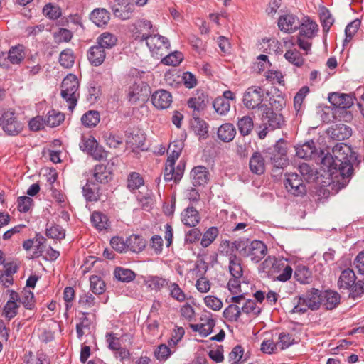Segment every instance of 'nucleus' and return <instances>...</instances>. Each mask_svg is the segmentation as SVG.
<instances>
[{"mask_svg":"<svg viewBox=\"0 0 364 364\" xmlns=\"http://www.w3.org/2000/svg\"><path fill=\"white\" fill-rule=\"evenodd\" d=\"M328 134L331 138L336 141H343L348 139L352 134V129L350 127L343 124H337L332 126Z\"/></svg>","mask_w":364,"mask_h":364,"instance_id":"6ab92c4d","label":"nucleus"},{"mask_svg":"<svg viewBox=\"0 0 364 364\" xmlns=\"http://www.w3.org/2000/svg\"><path fill=\"white\" fill-rule=\"evenodd\" d=\"M299 171L305 181H309L314 178L315 171L306 163H302L300 164L299 166Z\"/></svg>","mask_w":364,"mask_h":364,"instance_id":"69168bd1","label":"nucleus"},{"mask_svg":"<svg viewBox=\"0 0 364 364\" xmlns=\"http://www.w3.org/2000/svg\"><path fill=\"white\" fill-rule=\"evenodd\" d=\"M79 82L75 75L69 74L63 80L61 84V97L68 103V109L73 110L77 105V91Z\"/></svg>","mask_w":364,"mask_h":364,"instance_id":"0eeeda50","label":"nucleus"},{"mask_svg":"<svg viewBox=\"0 0 364 364\" xmlns=\"http://www.w3.org/2000/svg\"><path fill=\"white\" fill-rule=\"evenodd\" d=\"M117 42V38L115 35L109 32L102 33L97 39V43L104 50L111 49Z\"/></svg>","mask_w":364,"mask_h":364,"instance_id":"e433bc0d","label":"nucleus"},{"mask_svg":"<svg viewBox=\"0 0 364 364\" xmlns=\"http://www.w3.org/2000/svg\"><path fill=\"white\" fill-rule=\"evenodd\" d=\"M92 225L98 230H107L109 228V222L107 216L100 212L92 213L90 218Z\"/></svg>","mask_w":364,"mask_h":364,"instance_id":"72a5a7b5","label":"nucleus"},{"mask_svg":"<svg viewBox=\"0 0 364 364\" xmlns=\"http://www.w3.org/2000/svg\"><path fill=\"white\" fill-rule=\"evenodd\" d=\"M275 265V257L268 256L259 266V272L267 274L268 276L272 274V268Z\"/></svg>","mask_w":364,"mask_h":364,"instance_id":"680f3d73","label":"nucleus"},{"mask_svg":"<svg viewBox=\"0 0 364 364\" xmlns=\"http://www.w3.org/2000/svg\"><path fill=\"white\" fill-rule=\"evenodd\" d=\"M261 122L262 130L258 133L259 138L263 139L266 137L269 131L281 129L285 123L282 114L276 112L267 105H264L261 110Z\"/></svg>","mask_w":364,"mask_h":364,"instance_id":"39448f33","label":"nucleus"},{"mask_svg":"<svg viewBox=\"0 0 364 364\" xmlns=\"http://www.w3.org/2000/svg\"><path fill=\"white\" fill-rule=\"evenodd\" d=\"M152 104L157 109H166L172 102L171 93L164 90L156 91L151 96Z\"/></svg>","mask_w":364,"mask_h":364,"instance_id":"dca6fc26","label":"nucleus"},{"mask_svg":"<svg viewBox=\"0 0 364 364\" xmlns=\"http://www.w3.org/2000/svg\"><path fill=\"white\" fill-rule=\"evenodd\" d=\"M114 274L119 281L122 282H129L136 277V274L133 271L121 267L115 268Z\"/></svg>","mask_w":364,"mask_h":364,"instance_id":"37998d69","label":"nucleus"},{"mask_svg":"<svg viewBox=\"0 0 364 364\" xmlns=\"http://www.w3.org/2000/svg\"><path fill=\"white\" fill-rule=\"evenodd\" d=\"M144 40L146 41V46L152 53V55H156L158 58L165 55L170 47L168 39L160 35L144 33L141 36V41Z\"/></svg>","mask_w":364,"mask_h":364,"instance_id":"6e6552de","label":"nucleus"},{"mask_svg":"<svg viewBox=\"0 0 364 364\" xmlns=\"http://www.w3.org/2000/svg\"><path fill=\"white\" fill-rule=\"evenodd\" d=\"M250 169L252 173L261 175L265 171L264 158L260 152H254L249 161Z\"/></svg>","mask_w":364,"mask_h":364,"instance_id":"b1692460","label":"nucleus"},{"mask_svg":"<svg viewBox=\"0 0 364 364\" xmlns=\"http://www.w3.org/2000/svg\"><path fill=\"white\" fill-rule=\"evenodd\" d=\"M227 254L228 255L230 274L232 277L241 278L243 275L241 258L232 252L228 254V252H227Z\"/></svg>","mask_w":364,"mask_h":364,"instance_id":"a878e982","label":"nucleus"},{"mask_svg":"<svg viewBox=\"0 0 364 364\" xmlns=\"http://www.w3.org/2000/svg\"><path fill=\"white\" fill-rule=\"evenodd\" d=\"M240 309L241 313L252 314L254 316H258L261 313V308L257 306L256 302L252 299L247 300Z\"/></svg>","mask_w":364,"mask_h":364,"instance_id":"052dcab7","label":"nucleus"},{"mask_svg":"<svg viewBox=\"0 0 364 364\" xmlns=\"http://www.w3.org/2000/svg\"><path fill=\"white\" fill-rule=\"evenodd\" d=\"M235 134V128L230 123L223 124L218 129V136L224 142L231 141L234 139Z\"/></svg>","mask_w":364,"mask_h":364,"instance_id":"2f4dec72","label":"nucleus"},{"mask_svg":"<svg viewBox=\"0 0 364 364\" xmlns=\"http://www.w3.org/2000/svg\"><path fill=\"white\" fill-rule=\"evenodd\" d=\"M90 18L95 25L101 27L108 23L110 19V14L105 9L97 8L92 11Z\"/></svg>","mask_w":364,"mask_h":364,"instance_id":"c756f323","label":"nucleus"},{"mask_svg":"<svg viewBox=\"0 0 364 364\" xmlns=\"http://www.w3.org/2000/svg\"><path fill=\"white\" fill-rule=\"evenodd\" d=\"M188 107L193 109L192 116L200 115V112L205 108V97L203 95L191 97L187 102Z\"/></svg>","mask_w":364,"mask_h":364,"instance_id":"c9c22d12","label":"nucleus"},{"mask_svg":"<svg viewBox=\"0 0 364 364\" xmlns=\"http://www.w3.org/2000/svg\"><path fill=\"white\" fill-rule=\"evenodd\" d=\"M65 119V114L52 109L48 112L44 123L50 127L59 126Z\"/></svg>","mask_w":364,"mask_h":364,"instance_id":"ea45409f","label":"nucleus"},{"mask_svg":"<svg viewBox=\"0 0 364 364\" xmlns=\"http://www.w3.org/2000/svg\"><path fill=\"white\" fill-rule=\"evenodd\" d=\"M298 29H299V36H304V38H306L307 39H311L314 37L316 32L318 31V25L316 22L308 18L303 23L299 22Z\"/></svg>","mask_w":364,"mask_h":364,"instance_id":"cd10ccee","label":"nucleus"},{"mask_svg":"<svg viewBox=\"0 0 364 364\" xmlns=\"http://www.w3.org/2000/svg\"><path fill=\"white\" fill-rule=\"evenodd\" d=\"M330 103L340 109L350 108L354 102L355 97L352 94L332 92L328 95Z\"/></svg>","mask_w":364,"mask_h":364,"instance_id":"2eb2a0df","label":"nucleus"},{"mask_svg":"<svg viewBox=\"0 0 364 364\" xmlns=\"http://www.w3.org/2000/svg\"><path fill=\"white\" fill-rule=\"evenodd\" d=\"M90 289L95 294H102L105 291V283L97 275H92L90 277Z\"/></svg>","mask_w":364,"mask_h":364,"instance_id":"de8ad7c7","label":"nucleus"},{"mask_svg":"<svg viewBox=\"0 0 364 364\" xmlns=\"http://www.w3.org/2000/svg\"><path fill=\"white\" fill-rule=\"evenodd\" d=\"M296 155L301 159H316L318 153L316 152L315 143L311 140L301 145L295 147Z\"/></svg>","mask_w":364,"mask_h":364,"instance_id":"412c9836","label":"nucleus"},{"mask_svg":"<svg viewBox=\"0 0 364 364\" xmlns=\"http://www.w3.org/2000/svg\"><path fill=\"white\" fill-rule=\"evenodd\" d=\"M361 22L359 19H355L348 23L345 29L346 38L344 43H348L357 33Z\"/></svg>","mask_w":364,"mask_h":364,"instance_id":"4d7b16f0","label":"nucleus"},{"mask_svg":"<svg viewBox=\"0 0 364 364\" xmlns=\"http://www.w3.org/2000/svg\"><path fill=\"white\" fill-rule=\"evenodd\" d=\"M294 339L292 336L288 333H282L279 334L277 345L281 350H284L294 343Z\"/></svg>","mask_w":364,"mask_h":364,"instance_id":"338daca9","label":"nucleus"},{"mask_svg":"<svg viewBox=\"0 0 364 364\" xmlns=\"http://www.w3.org/2000/svg\"><path fill=\"white\" fill-rule=\"evenodd\" d=\"M114 15L122 20L131 18L134 10V4L129 0H114L112 5Z\"/></svg>","mask_w":364,"mask_h":364,"instance_id":"4468645a","label":"nucleus"},{"mask_svg":"<svg viewBox=\"0 0 364 364\" xmlns=\"http://www.w3.org/2000/svg\"><path fill=\"white\" fill-rule=\"evenodd\" d=\"M150 94L149 85L145 82L138 80L129 86L127 97L132 104H135L138 101H146Z\"/></svg>","mask_w":364,"mask_h":364,"instance_id":"9d476101","label":"nucleus"},{"mask_svg":"<svg viewBox=\"0 0 364 364\" xmlns=\"http://www.w3.org/2000/svg\"><path fill=\"white\" fill-rule=\"evenodd\" d=\"M79 306L85 309H91L95 304V298L90 293L83 294L80 296Z\"/></svg>","mask_w":364,"mask_h":364,"instance_id":"0e129e2a","label":"nucleus"},{"mask_svg":"<svg viewBox=\"0 0 364 364\" xmlns=\"http://www.w3.org/2000/svg\"><path fill=\"white\" fill-rule=\"evenodd\" d=\"M26 57V49L23 45L18 44L15 46H12L8 53L6 60L14 65L20 64Z\"/></svg>","mask_w":364,"mask_h":364,"instance_id":"bb28decb","label":"nucleus"},{"mask_svg":"<svg viewBox=\"0 0 364 364\" xmlns=\"http://www.w3.org/2000/svg\"><path fill=\"white\" fill-rule=\"evenodd\" d=\"M144 183V178L137 172H132L127 177V188L133 191L139 188Z\"/></svg>","mask_w":364,"mask_h":364,"instance_id":"49530a36","label":"nucleus"},{"mask_svg":"<svg viewBox=\"0 0 364 364\" xmlns=\"http://www.w3.org/2000/svg\"><path fill=\"white\" fill-rule=\"evenodd\" d=\"M219 231L216 227L209 228L203 234L200 244L203 247H208L218 235Z\"/></svg>","mask_w":364,"mask_h":364,"instance_id":"8fccbe9b","label":"nucleus"},{"mask_svg":"<svg viewBox=\"0 0 364 364\" xmlns=\"http://www.w3.org/2000/svg\"><path fill=\"white\" fill-rule=\"evenodd\" d=\"M287 146L284 141H278L272 147L265 151V157L275 168H284L289 165L287 156Z\"/></svg>","mask_w":364,"mask_h":364,"instance_id":"423d86ee","label":"nucleus"},{"mask_svg":"<svg viewBox=\"0 0 364 364\" xmlns=\"http://www.w3.org/2000/svg\"><path fill=\"white\" fill-rule=\"evenodd\" d=\"M284 58L289 63L298 68L301 67L304 63V58L296 49L288 50L284 54Z\"/></svg>","mask_w":364,"mask_h":364,"instance_id":"79ce46f5","label":"nucleus"},{"mask_svg":"<svg viewBox=\"0 0 364 364\" xmlns=\"http://www.w3.org/2000/svg\"><path fill=\"white\" fill-rule=\"evenodd\" d=\"M46 234L47 237L56 240H62L65 236V230L58 225H53L47 228Z\"/></svg>","mask_w":364,"mask_h":364,"instance_id":"864d4df0","label":"nucleus"},{"mask_svg":"<svg viewBox=\"0 0 364 364\" xmlns=\"http://www.w3.org/2000/svg\"><path fill=\"white\" fill-rule=\"evenodd\" d=\"M356 279L354 271L347 268L341 272L338 280V288L348 290V297L353 300L360 298L364 294V282L356 281Z\"/></svg>","mask_w":364,"mask_h":364,"instance_id":"20e7f679","label":"nucleus"},{"mask_svg":"<svg viewBox=\"0 0 364 364\" xmlns=\"http://www.w3.org/2000/svg\"><path fill=\"white\" fill-rule=\"evenodd\" d=\"M224 244L230 246L232 251L236 250L242 257H248L255 263L260 262L267 253V245L260 240L240 239L231 243L225 240Z\"/></svg>","mask_w":364,"mask_h":364,"instance_id":"f03ea898","label":"nucleus"},{"mask_svg":"<svg viewBox=\"0 0 364 364\" xmlns=\"http://www.w3.org/2000/svg\"><path fill=\"white\" fill-rule=\"evenodd\" d=\"M100 188L92 179H87V183L82 188L83 196L88 201H97L100 199Z\"/></svg>","mask_w":364,"mask_h":364,"instance_id":"393cba45","label":"nucleus"},{"mask_svg":"<svg viewBox=\"0 0 364 364\" xmlns=\"http://www.w3.org/2000/svg\"><path fill=\"white\" fill-rule=\"evenodd\" d=\"M91 177L88 179H92L95 183L107 184L112 179L113 173L112 167L107 164H97L91 171Z\"/></svg>","mask_w":364,"mask_h":364,"instance_id":"f8f14e48","label":"nucleus"},{"mask_svg":"<svg viewBox=\"0 0 364 364\" xmlns=\"http://www.w3.org/2000/svg\"><path fill=\"white\" fill-rule=\"evenodd\" d=\"M333 156L331 154L323 155L321 151V155L317 156L321 159V165L324 170L333 173L334 170H338L342 177L343 187L350 181L353 173V163L357 160L356 154L353 151L351 147L345 143H340L335 145L332 149Z\"/></svg>","mask_w":364,"mask_h":364,"instance_id":"f257e3e1","label":"nucleus"},{"mask_svg":"<svg viewBox=\"0 0 364 364\" xmlns=\"http://www.w3.org/2000/svg\"><path fill=\"white\" fill-rule=\"evenodd\" d=\"M161 58L162 63L164 65L176 66L182 61L183 55L182 53L175 51L165 56L164 55Z\"/></svg>","mask_w":364,"mask_h":364,"instance_id":"603ef678","label":"nucleus"},{"mask_svg":"<svg viewBox=\"0 0 364 364\" xmlns=\"http://www.w3.org/2000/svg\"><path fill=\"white\" fill-rule=\"evenodd\" d=\"M209 173L206 167L198 166L191 171V178L194 186L205 185L208 181Z\"/></svg>","mask_w":364,"mask_h":364,"instance_id":"4be33fe9","label":"nucleus"},{"mask_svg":"<svg viewBox=\"0 0 364 364\" xmlns=\"http://www.w3.org/2000/svg\"><path fill=\"white\" fill-rule=\"evenodd\" d=\"M241 309L236 305L230 304L223 311V316L229 321H237L241 316Z\"/></svg>","mask_w":364,"mask_h":364,"instance_id":"09e8293b","label":"nucleus"},{"mask_svg":"<svg viewBox=\"0 0 364 364\" xmlns=\"http://www.w3.org/2000/svg\"><path fill=\"white\" fill-rule=\"evenodd\" d=\"M24 307L27 309H33L35 307L33 293L27 289H23L21 295V301Z\"/></svg>","mask_w":364,"mask_h":364,"instance_id":"5fc2aeb1","label":"nucleus"},{"mask_svg":"<svg viewBox=\"0 0 364 364\" xmlns=\"http://www.w3.org/2000/svg\"><path fill=\"white\" fill-rule=\"evenodd\" d=\"M174 165L175 163L171 164L166 160L164 173V178L166 181H173L177 183L181 179L184 171V166L178 164L175 168Z\"/></svg>","mask_w":364,"mask_h":364,"instance_id":"a211bd4d","label":"nucleus"},{"mask_svg":"<svg viewBox=\"0 0 364 364\" xmlns=\"http://www.w3.org/2000/svg\"><path fill=\"white\" fill-rule=\"evenodd\" d=\"M18 210L21 213H27L33 205V200L29 196H20L17 199Z\"/></svg>","mask_w":364,"mask_h":364,"instance_id":"e2e57ef3","label":"nucleus"},{"mask_svg":"<svg viewBox=\"0 0 364 364\" xmlns=\"http://www.w3.org/2000/svg\"><path fill=\"white\" fill-rule=\"evenodd\" d=\"M127 245L132 252H139L146 247V241L142 236L132 235L127 240Z\"/></svg>","mask_w":364,"mask_h":364,"instance_id":"f704fd0d","label":"nucleus"},{"mask_svg":"<svg viewBox=\"0 0 364 364\" xmlns=\"http://www.w3.org/2000/svg\"><path fill=\"white\" fill-rule=\"evenodd\" d=\"M264 89L260 86L249 87L243 94L242 102L248 109H258L262 110L266 105L262 104L264 100Z\"/></svg>","mask_w":364,"mask_h":364,"instance_id":"1a4fd4ad","label":"nucleus"},{"mask_svg":"<svg viewBox=\"0 0 364 364\" xmlns=\"http://www.w3.org/2000/svg\"><path fill=\"white\" fill-rule=\"evenodd\" d=\"M321 291L316 288H311L302 295L294 299L295 306L290 313L304 314L308 309L318 310L321 305Z\"/></svg>","mask_w":364,"mask_h":364,"instance_id":"7ed1b4c3","label":"nucleus"},{"mask_svg":"<svg viewBox=\"0 0 364 364\" xmlns=\"http://www.w3.org/2000/svg\"><path fill=\"white\" fill-rule=\"evenodd\" d=\"M213 105L215 112L220 115H226L230 109V102L224 97L215 98Z\"/></svg>","mask_w":364,"mask_h":364,"instance_id":"a18cd8bd","label":"nucleus"},{"mask_svg":"<svg viewBox=\"0 0 364 364\" xmlns=\"http://www.w3.org/2000/svg\"><path fill=\"white\" fill-rule=\"evenodd\" d=\"M3 130L10 136L18 135L23 129L22 124L18 121L14 112L6 110L2 122Z\"/></svg>","mask_w":364,"mask_h":364,"instance_id":"ddd939ff","label":"nucleus"},{"mask_svg":"<svg viewBox=\"0 0 364 364\" xmlns=\"http://www.w3.org/2000/svg\"><path fill=\"white\" fill-rule=\"evenodd\" d=\"M97 145H98V142L93 136H90L88 138L82 136L80 148L84 152L90 154L94 149H96Z\"/></svg>","mask_w":364,"mask_h":364,"instance_id":"bf43d9fd","label":"nucleus"},{"mask_svg":"<svg viewBox=\"0 0 364 364\" xmlns=\"http://www.w3.org/2000/svg\"><path fill=\"white\" fill-rule=\"evenodd\" d=\"M171 351L166 344L159 345L154 351L155 357L159 360H166L170 355Z\"/></svg>","mask_w":364,"mask_h":364,"instance_id":"774afa93","label":"nucleus"},{"mask_svg":"<svg viewBox=\"0 0 364 364\" xmlns=\"http://www.w3.org/2000/svg\"><path fill=\"white\" fill-rule=\"evenodd\" d=\"M87 59L93 66L102 65L105 59L106 53L98 44L90 47L87 51Z\"/></svg>","mask_w":364,"mask_h":364,"instance_id":"5701e85b","label":"nucleus"},{"mask_svg":"<svg viewBox=\"0 0 364 364\" xmlns=\"http://www.w3.org/2000/svg\"><path fill=\"white\" fill-rule=\"evenodd\" d=\"M18 307L19 304L17 303L13 302L12 301H8L3 309L2 315L10 321L16 316Z\"/></svg>","mask_w":364,"mask_h":364,"instance_id":"6e6d98bb","label":"nucleus"},{"mask_svg":"<svg viewBox=\"0 0 364 364\" xmlns=\"http://www.w3.org/2000/svg\"><path fill=\"white\" fill-rule=\"evenodd\" d=\"M321 305L327 310H332L340 304V294L332 290L321 291Z\"/></svg>","mask_w":364,"mask_h":364,"instance_id":"aec40b11","label":"nucleus"},{"mask_svg":"<svg viewBox=\"0 0 364 364\" xmlns=\"http://www.w3.org/2000/svg\"><path fill=\"white\" fill-rule=\"evenodd\" d=\"M320 21L323 28V31L327 34L335 20L330 11L325 6L319 9Z\"/></svg>","mask_w":364,"mask_h":364,"instance_id":"473e14b6","label":"nucleus"},{"mask_svg":"<svg viewBox=\"0 0 364 364\" xmlns=\"http://www.w3.org/2000/svg\"><path fill=\"white\" fill-rule=\"evenodd\" d=\"M284 181L287 191L295 196H303L306 193V187L303 180L296 173H287Z\"/></svg>","mask_w":364,"mask_h":364,"instance_id":"9b49d317","label":"nucleus"},{"mask_svg":"<svg viewBox=\"0 0 364 364\" xmlns=\"http://www.w3.org/2000/svg\"><path fill=\"white\" fill-rule=\"evenodd\" d=\"M294 278L301 284H309L311 282V272L304 265H299L294 274Z\"/></svg>","mask_w":364,"mask_h":364,"instance_id":"4c0bfd02","label":"nucleus"},{"mask_svg":"<svg viewBox=\"0 0 364 364\" xmlns=\"http://www.w3.org/2000/svg\"><path fill=\"white\" fill-rule=\"evenodd\" d=\"M200 220L199 213L193 207H188L182 213V222L189 227H195Z\"/></svg>","mask_w":364,"mask_h":364,"instance_id":"c85d7f7f","label":"nucleus"},{"mask_svg":"<svg viewBox=\"0 0 364 364\" xmlns=\"http://www.w3.org/2000/svg\"><path fill=\"white\" fill-rule=\"evenodd\" d=\"M100 115L96 110H89L81 117L82 124L88 128L95 127L100 122Z\"/></svg>","mask_w":364,"mask_h":364,"instance_id":"58836bf2","label":"nucleus"},{"mask_svg":"<svg viewBox=\"0 0 364 364\" xmlns=\"http://www.w3.org/2000/svg\"><path fill=\"white\" fill-rule=\"evenodd\" d=\"M43 14L51 20L58 19L61 16V10L58 6H55L48 3L43 9Z\"/></svg>","mask_w":364,"mask_h":364,"instance_id":"13d9d810","label":"nucleus"},{"mask_svg":"<svg viewBox=\"0 0 364 364\" xmlns=\"http://www.w3.org/2000/svg\"><path fill=\"white\" fill-rule=\"evenodd\" d=\"M74 62L75 57L71 49H65L60 53L59 63L63 67L70 68L73 65Z\"/></svg>","mask_w":364,"mask_h":364,"instance_id":"3c124183","label":"nucleus"},{"mask_svg":"<svg viewBox=\"0 0 364 364\" xmlns=\"http://www.w3.org/2000/svg\"><path fill=\"white\" fill-rule=\"evenodd\" d=\"M254 126L252 119L249 116H244L237 122V127L240 133L242 136H247L250 134Z\"/></svg>","mask_w":364,"mask_h":364,"instance_id":"c03bdc74","label":"nucleus"},{"mask_svg":"<svg viewBox=\"0 0 364 364\" xmlns=\"http://www.w3.org/2000/svg\"><path fill=\"white\" fill-rule=\"evenodd\" d=\"M183 148V143L181 141H173L171 142L168 148V153H170L167 159L168 162L175 163L179 157Z\"/></svg>","mask_w":364,"mask_h":364,"instance_id":"a19ab883","label":"nucleus"},{"mask_svg":"<svg viewBox=\"0 0 364 364\" xmlns=\"http://www.w3.org/2000/svg\"><path fill=\"white\" fill-rule=\"evenodd\" d=\"M192 117L193 119L191 124L194 132L201 138H207L208 132V124L200 119V115Z\"/></svg>","mask_w":364,"mask_h":364,"instance_id":"7c9ffc66","label":"nucleus"},{"mask_svg":"<svg viewBox=\"0 0 364 364\" xmlns=\"http://www.w3.org/2000/svg\"><path fill=\"white\" fill-rule=\"evenodd\" d=\"M278 26L282 31L292 33L298 29L299 20L296 16L287 14L279 17Z\"/></svg>","mask_w":364,"mask_h":364,"instance_id":"f3484780","label":"nucleus"}]
</instances>
